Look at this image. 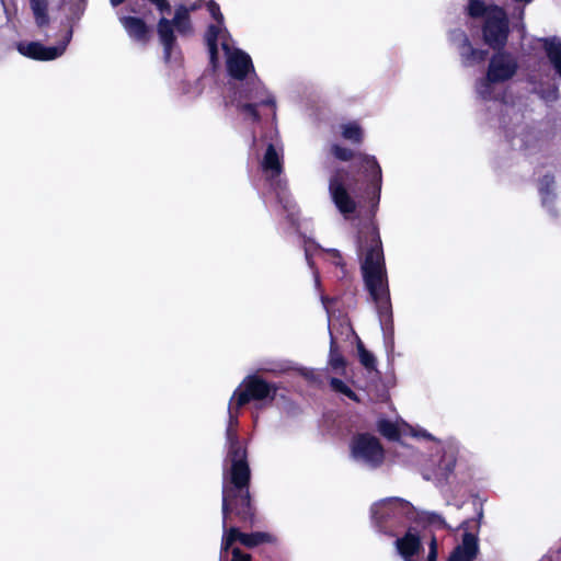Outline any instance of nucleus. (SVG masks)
Wrapping results in <instances>:
<instances>
[{"instance_id":"22","label":"nucleus","mask_w":561,"mask_h":561,"mask_svg":"<svg viewBox=\"0 0 561 561\" xmlns=\"http://www.w3.org/2000/svg\"><path fill=\"white\" fill-rule=\"evenodd\" d=\"M330 385L335 391L341 392L353 400L357 399L356 394L342 380L332 378Z\"/></svg>"},{"instance_id":"17","label":"nucleus","mask_w":561,"mask_h":561,"mask_svg":"<svg viewBox=\"0 0 561 561\" xmlns=\"http://www.w3.org/2000/svg\"><path fill=\"white\" fill-rule=\"evenodd\" d=\"M158 34L162 44L164 45L167 54H169L171 45L174 41L172 23L169 20L162 18L158 23Z\"/></svg>"},{"instance_id":"13","label":"nucleus","mask_w":561,"mask_h":561,"mask_svg":"<svg viewBox=\"0 0 561 561\" xmlns=\"http://www.w3.org/2000/svg\"><path fill=\"white\" fill-rule=\"evenodd\" d=\"M405 505L404 501L400 499H386L375 503L371 507L373 518L379 523L387 517H390L397 508Z\"/></svg>"},{"instance_id":"6","label":"nucleus","mask_w":561,"mask_h":561,"mask_svg":"<svg viewBox=\"0 0 561 561\" xmlns=\"http://www.w3.org/2000/svg\"><path fill=\"white\" fill-rule=\"evenodd\" d=\"M275 391L276 389L264 380L250 376L234 391L232 399L236 398L237 407L240 408L250 400L273 399Z\"/></svg>"},{"instance_id":"5","label":"nucleus","mask_w":561,"mask_h":561,"mask_svg":"<svg viewBox=\"0 0 561 561\" xmlns=\"http://www.w3.org/2000/svg\"><path fill=\"white\" fill-rule=\"evenodd\" d=\"M231 496V490H225V499L222 504V541H221V550H229L236 541H239L247 548H254L263 542H267L271 540V536L265 533H253V534H244L241 533L237 527L227 528V519H228V501Z\"/></svg>"},{"instance_id":"2","label":"nucleus","mask_w":561,"mask_h":561,"mask_svg":"<svg viewBox=\"0 0 561 561\" xmlns=\"http://www.w3.org/2000/svg\"><path fill=\"white\" fill-rule=\"evenodd\" d=\"M472 18H485L483 36L486 44L493 48L502 47L507 38L508 23L505 12L494 5H488L481 0H471L468 7Z\"/></svg>"},{"instance_id":"27","label":"nucleus","mask_w":561,"mask_h":561,"mask_svg":"<svg viewBox=\"0 0 561 561\" xmlns=\"http://www.w3.org/2000/svg\"><path fill=\"white\" fill-rule=\"evenodd\" d=\"M251 556L243 553L239 548H232V560L231 561H250Z\"/></svg>"},{"instance_id":"21","label":"nucleus","mask_w":561,"mask_h":561,"mask_svg":"<svg viewBox=\"0 0 561 561\" xmlns=\"http://www.w3.org/2000/svg\"><path fill=\"white\" fill-rule=\"evenodd\" d=\"M378 430L380 431V433L383 436H386L390 439L398 438V435H399L398 428L393 423H391L389 421H380L378 423Z\"/></svg>"},{"instance_id":"31","label":"nucleus","mask_w":561,"mask_h":561,"mask_svg":"<svg viewBox=\"0 0 561 561\" xmlns=\"http://www.w3.org/2000/svg\"><path fill=\"white\" fill-rule=\"evenodd\" d=\"M430 552H437V542L435 538L431 540Z\"/></svg>"},{"instance_id":"32","label":"nucleus","mask_w":561,"mask_h":561,"mask_svg":"<svg viewBox=\"0 0 561 561\" xmlns=\"http://www.w3.org/2000/svg\"><path fill=\"white\" fill-rule=\"evenodd\" d=\"M437 552H430L427 557V561H436Z\"/></svg>"},{"instance_id":"30","label":"nucleus","mask_w":561,"mask_h":561,"mask_svg":"<svg viewBox=\"0 0 561 561\" xmlns=\"http://www.w3.org/2000/svg\"><path fill=\"white\" fill-rule=\"evenodd\" d=\"M553 185H554L553 178L547 175V176H545L542 179L540 191L541 192H543V191L548 192Z\"/></svg>"},{"instance_id":"16","label":"nucleus","mask_w":561,"mask_h":561,"mask_svg":"<svg viewBox=\"0 0 561 561\" xmlns=\"http://www.w3.org/2000/svg\"><path fill=\"white\" fill-rule=\"evenodd\" d=\"M31 9L37 26L48 25V2L47 0H30Z\"/></svg>"},{"instance_id":"20","label":"nucleus","mask_w":561,"mask_h":561,"mask_svg":"<svg viewBox=\"0 0 561 561\" xmlns=\"http://www.w3.org/2000/svg\"><path fill=\"white\" fill-rule=\"evenodd\" d=\"M342 135L345 139L354 142H360L362 140V130L356 124H348L343 126Z\"/></svg>"},{"instance_id":"15","label":"nucleus","mask_w":561,"mask_h":561,"mask_svg":"<svg viewBox=\"0 0 561 561\" xmlns=\"http://www.w3.org/2000/svg\"><path fill=\"white\" fill-rule=\"evenodd\" d=\"M262 167L264 171L271 172L272 176L280 174L282 161L273 145H268L263 158Z\"/></svg>"},{"instance_id":"19","label":"nucleus","mask_w":561,"mask_h":561,"mask_svg":"<svg viewBox=\"0 0 561 561\" xmlns=\"http://www.w3.org/2000/svg\"><path fill=\"white\" fill-rule=\"evenodd\" d=\"M174 24L179 32H187L190 28L188 24V13L186 9L180 8L176 10L175 16H174Z\"/></svg>"},{"instance_id":"12","label":"nucleus","mask_w":561,"mask_h":561,"mask_svg":"<svg viewBox=\"0 0 561 561\" xmlns=\"http://www.w3.org/2000/svg\"><path fill=\"white\" fill-rule=\"evenodd\" d=\"M330 191L333 197V201L340 211L346 214L352 213L355 209V203L350 197L343 184L339 181H332L330 184Z\"/></svg>"},{"instance_id":"33","label":"nucleus","mask_w":561,"mask_h":561,"mask_svg":"<svg viewBox=\"0 0 561 561\" xmlns=\"http://www.w3.org/2000/svg\"><path fill=\"white\" fill-rule=\"evenodd\" d=\"M125 0H111L112 5L116 7L121 3H123Z\"/></svg>"},{"instance_id":"11","label":"nucleus","mask_w":561,"mask_h":561,"mask_svg":"<svg viewBox=\"0 0 561 561\" xmlns=\"http://www.w3.org/2000/svg\"><path fill=\"white\" fill-rule=\"evenodd\" d=\"M121 23L130 37L138 42H147L149 38V28L146 23L134 16H124L121 19Z\"/></svg>"},{"instance_id":"25","label":"nucleus","mask_w":561,"mask_h":561,"mask_svg":"<svg viewBox=\"0 0 561 561\" xmlns=\"http://www.w3.org/2000/svg\"><path fill=\"white\" fill-rule=\"evenodd\" d=\"M208 11L210 12L211 16L217 20L219 24L222 23L224 16L220 12L219 5L215 3L214 1L209 0L207 2Z\"/></svg>"},{"instance_id":"23","label":"nucleus","mask_w":561,"mask_h":561,"mask_svg":"<svg viewBox=\"0 0 561 561\" xmlns=\"http://www.w3.org/2000/svg\"><path fill=\"white\" fill-rule=\"evenodd\" d=\"M359 360L366 368H374L375 366V358L374 356L364 348V346L359 343L357 346Z\"/></svg>"},{"instance_id":"4","label":"nucleus","mask_w":561,"mask_h":561,"mask_svg":"<svg viewBox=\"0 0 561 561\" xmlns=\"http://www.w3.org/2000/svg\"><path fill=\"white\" fill-rule=\"evenodd\" d=\"M516 69V61L510 55H494L490 60L485 78L477 85L478 94L484 100L496 99L500 95L497 85L513 78Z\"/></svg>"},{"instance_id":"1","label":"nucleus","mask_w":561,"mask_h":561,"mask_svg":"<svg viewBox=\"0 0 561 561\" xmlns=\"http://www.w3.org/2000/svg\"><path fill=\"white\" fill-rule=\"evenodd\" d=\"M231 442L232 465L229 476V484L224 485L222 500L225 499V490H231V496L228 501V514L234 511L236 514L243 520L250 519L253 516L248 483L250 480V469L245 461V451L232 440Z\"/></svg>"},{"instance_id":"26","label":"nucleus","mask_w":561,"mask_h":561,"mask_svg":"<svg viewBox=\"0 0 561 561\" xmlns=\"http://www.w3.org/2000/svg\"><path fill=\"white\" fill-rule=\"evenodd\" d=\"M334 154L341 160H350L352 158V151L341 147L333 148Z\"/></svg>"},{"instance_id":"9","label":"nucleus","mask_w":561,"mask_h":561,"mask_svg":"<svg viewBox=\"0 0 561 561\" xmlns=\"http://www.w3.org/2000/svg\"><path fill=\"white\" fill-rule=\"evenodd\" d=\"M222 48L226 51L229 73L236 79H243L252 68L250 57L239 49L229 48L227 44H222Z\"/></svg>"},{"instance_id":"3","label":"nucleus","mask_w":561,"mask_h":561,"mask_svg":"<svg viewBox=\"0 0 561 561\" xmlns=\"http://www.w3.org/2000/svg\"><path fill=\"white\" fill-rule=\"evenodd\" d=\"M366 286L375 301L387 305L386 272L381 241L376 233L375 245L366 253L362 265Z\"/></svg>"},{"instance_id":"28","label":"nucleus","mask_w":561,"mask_h":561,"mask_svg":"<svg viewBox=\"0 0 561 561\" xmlns=\"http://www.w3.org/2000/svg\"><path fill=\"white\" fill-rule=\"evenodd\" d=\"M330 364L334 369H339L343 367L344 360L340 355L331 353Z\"/></svg>"},{"instance_id":"14","label":"nucleus","mask_w":561,"mask_h":561,"mask_svg":"<svg viewBox=\"0 0 561 561\" xmlns=\"http://www.w3.org/2000/svg\"><path fill=\"white\" fill-rule=\"evenodd\" d=\"M550 62L561 78V41L552 37L542 41Z\"/></svg>"},{"instance_id":"29","label":"nucleus","mask_w":561,"mask_h":561,"mask_svg":"<svg viewBox=\"0 0 561 561\" xmlns=\"http://www.w3.org/2000/svg\"><path fill=\"white\" fill-rule=\"evenodd\" d=\"M242 112L250 116L251 118L253 119H257V114H256V111H255V106L252 105V104H244L242 106Z\"/></svg>"},{"instance_id":"18","label":"nucleus","mask_w":561,"mask_h":561,"mask_svg":"<svg viewBox=\"0 0 561 561\" xmlns=\"http://www.w3.org/2000/svg\"><path fill=\"white\" fill-rule=\"evenodd\" d=\"M219 33V27L211 25L208 28L207 35H206V42L209 49L210 55V61L214 67H216L217 61V46H216V39Z\"/></svg>"},{"instance_id":"8","label":"nucleus","mask_w":561,"mask_h":561,"mask_svg":"<svg viewBox=\"0 0 561 561\" xmlns=\"http://www.w3.org/2000/svg\"><path fill=\"white\" fill-rule=\"evenodd\" d=\"M71 32L68 33L66 39L54 47H45L38 42H31V43H20L18 45V50L30 58L38 59V60H53L59 56H61L66 47L70 41Z\"/></svg>"},{"instance_id":"24","label":"nucleus","mask_w":561,"mask_h":561,"mask_svg":"<svg viewBox=\"0 0 561 561\" xmlns=\"http://www.w3.org/2000/svg\"><path fill=\"white\" fill-rule=\"evenodd\" d=\"M465 47H466V50L467 51H463L462 55L465 56L467 53L470 55V58L473 60V61H482L484 60L485 56H486V53L483 51V50H478V49H473L469 43L466 42L465 44Z\"/></svg>"},{"instance_id":"10","label":"nucleus","mask_w":561,"mask_h":561,"mask_svg":"<svg viewBox=\"0 0 561 561\" xmlns=\"http://www.w3.org/2000/svg\"><path fill=\"white\" fill-rule=\"evenodd\" d=\"M478 552V542L474 535L466 533L461 546L457 547L449 561H473Z\"/></svg>"},{"instance_id":"7","label":"nucleus","mask_w":561,"mask_h":561,"mask_svg":"<svg viewBox=\"0 0 561 561\" xmlns=\"http://www.w3.org/2000/svg\"><path fill=\"white\" fill-rule=\"evenodd\" d=\"M353 456L369 465H378L383 459V450L379 440L369 435H359L352 446Z\"/></svg>"}]
</instances>
